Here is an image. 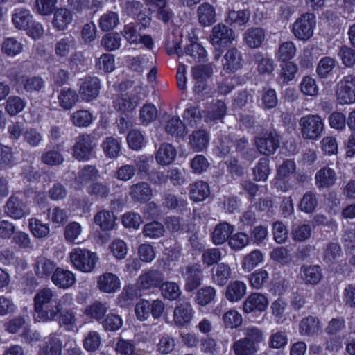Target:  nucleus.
Returning a JSON list of instances; mask_svg holds the SVG:
<instances>
[{
	"label": "nucleus",
	"instance_id": "f257e3e1",
	"mask_svg": "<svg viewBox=\"0 0 355 355\" xmlns=\"http://www.w3.org/2000/svg\"><path fill=\"white\" fill-rule=\"evenodd\" d=\"M55 292L45 287L39 290L33 298L35 320L37 322H51L56 320L63 306L73 304L71 294H65L60 299L54 298Z\"/></svg>",
	"mask_w": 355,
	"mask_h": 355
},
{
	"label": "nucleus",
	"instance_id": "f03ea898",
	"mask_svg": "<svg viewBox=\"0 0 355 355\" xmlns=\"http://www.w3.org/2000/svg\"><path fill=\"white\" fill-rule=\"evenodd\" d=\"M302 137L306 140H318L324 130L322 119L318 114H308L299 121Z\"/></svg>",
	"mask_w": 355,
	"mask_h": 355
},
{
	"label": "nucleus",
	"instance_id": "7ed1b4c3",
	"mask_svg": "<svg viewBox=\"0 0 355 355\" xmlns=\"http://www.w3.org/2000/svg\"><path fill=\"white\" fill-rule=\"evenodd\" d=\"M98 258L94 252L79 248L73 249L70 253V260L73 266L84 272H92Z\"/></svg>",
	"mask_w": 355,
	"mask_h": 355
},
{
	"label": "nucleus",
	"instance_id": "20e7f679",
	"mask_svg": "<svg viewBox=\"0 0 355 355\" xmlns=\"http://www.w3.org/2000/svg\"><path fill=\"white\" fill-rule=\"evenodd\" d=\"M255 145L258 150L265 155L274 154L279 147V136L274 129H270L256 137Z\"/></svg>",
	"mask_w": 355,
	"mask_h": 355
},
{
	"label": "nucleus",
	"instance_id": "39448f33",
	"mask_svg": "<svg viewBox=\"0 0 355 355\" xmlns=\"http://www.w3.org/2000/svg\"><path fill=\"white\" fill-rule=\"evenodd\" d=\"M336 96L337 102L342 105L355 103L354 76H347L337 84Z\"/></svg>",
	"mask_w": 355,
	"mask_h": 355
},
{
	"label": "nucleus",
	"instance_id": "423d86ee",
	"mask_svg": "<svg viewBox=\"0 0 355 355\" xmlns=\"http://www.w3.org/2000/svg\"><path fill=\"white\" fill-rule=\"evenodd\" d=\"M315 25L314 15L311 13H306L297 19L293 24L292 31L298 40L306 41L313 36Z\"/></svg>",
	"mask_w": 355,
	"mask_h": 355
},
{
	"label": "nucleus",
	"instance_id": "0eeeda50",
	"mask_svg": "<svg viewBox=\"0 0 355 355\" xmlns=\"http://www.w3.org/2000/svg\"><path fill=\"white\" fill-rule=\"evenodd\" d=\"M96 147L94 137L87 134L79 135L73 146V156L78 160H88Z\"/></svg>",
	"mask_w": 355,
	"mask_h": 355
},
{
	"label": "nucleus",
	"instance_id": "6e6552de",
	"mask_svg": "<svg viewBox=\"0 0 355 355\" xmlns=\"http://www.w3.org/2000/svg\"><path fill=\"white\" fill-rule=\"evenodd\" d=\"M182 277L184 278V288L187 292L196 290L202 280V267L198 263L188 265L180 268Z\"/></svg>",
	"mask_w": 355,
	"mask_h": 355
},
{
	"label": "nucleus",
	"instance_id": "1a4fd4ad",
	"mask_svg": "<svg viewBox=\"0 0 355 355\" xmlns=\"http://www.w3.org/2000/svg\"><path fill=\"white\" fill-rule=\"evenodd\" d=\"M100 88L101 83L97 77L87 76L79 81L78 95L83 101L90 102L98 97Z\"/></svg>",
	"mask_w": 355,
	"mask_h": 355
},
{
	"label": "nucleus",
	"instance_id": "9d476101",
	"mask_svg": "<svg viewBox=\"0 0 355 355\" xmlns=\"http://www.w3.org/2000/svg\"><path fill=\"white\" fill-rule=\"evenodd\" d=\"M164 279V275L159 270L150 269L142 273L137 279V286L139 288L147 290L160 287Z\"/></svg>",
	"mask_w": 355,
	"mask_h": 355
},
{
	"label": "nucleus",
	"instance_id": "9b49d317",
	"mask_svg": "<svg viewBox=\"0 0 355 355\" xmlns=\"http://www.w3.org/2000/svg\"><path fill=\"white\" fill-rule=\"evenodd\" d=\"M234 40L232 29L223 24H218L212 28L210 42L213 45L225 46Z\"/></svg>",
	"mask_w": 355,
	"mask_h": 355
},
{
	"label": "nucleus",
	"instance_id": "f8f14e48",
	"mask_svg": "<svg viewBox=\"0 0 355 355\" xmlns=\"http://www.w3.org/2000/svg\"><path fill=\"white\" fill-rule=\"evenodd\" d=\"M268 305L267 297L261 293H251L244 301L243 309L246 313L265 311Z\"/></svg>",
	"mask_w": 355,
	"mask_h": 355
},
{
	"label": "nucleus",
	"instance_id": "ddd939ff",
	"mask_svg": "<svg viewBox=\"0 0 355 355\" xmlns=\"http://www.w3.org/2000/svg\"><path fill=\"white\" fill-rule=\"evenodd\" d=\"M193 311L189 302L178 304L173 311V321L176 326L184 327L190 323L193 318Z\"/></svg>",
	"mask_w": 355,
	"mask_h": 355
},
{
	"label": "nucleus",
	"instance_id": "4468645a",
	"mask_svg": "<svg viewBox=\"0 0 355 355\" xmlns=\"http://www.w3.org/2000/svg\"><path fill=\"white\" fill-rule=\"evenodd\" d=\"M97 286L103 293H114L120 289L121 282L116 275L105 272L98 277Z\"/></svg>",
	"mask_w": 355,
	"mask_h": 355
},
{
	"label": "nucleus",
	"instance_id": "2eb2a0df",
	"mask_svg": "<svg viewBox=\"0 0 355 355\" xmlns=\"http://www.w3.org/2000/svg\"><path fill=\"white\" fill-rule=\"evenodd\" d=\"M6 214L15 219H20L26 214L25 203L16 195H12L5 206Z\"/></svg>",
	"mask_w": 355,
	"mask_h": 355
},
{
	"label": "nucleus",
	"instance_id": "dca6fc26",
	"mask_svg": "<svg viewBox=\"0 0 355 355\" xmlns=\"http://www.w3.org/2000/svg\"><path fill=\"white\" fill-rule=\"evenodd\" d=\"M52 282L59 288H69L76 282L75 275L62 268H57L51 275Z\"/></svg>",
	"mask_w": 355,
	"mask_h": 355
},
{
	"label": "nucleus",
	"instance_id": "f3484780",
	"mask_svg": "<svg viewBox=\"0 0 355 355\" xmlns=\"http://www.w3.org/2000/svg\"><path fill=\"white\" fill-rule=\"evenodd\" d=\"M57 268L54 261L42 256L38 257L34 263V272L39 278L51 276Z\"/></svg>",
	"mask_w": 355,
	"mask_h": 355
},
{
	"label": "nucleus",
	"instance_id": "a211bd4d",
	"mask_svg": "<svg viewBox=\"0 0 355 355\" xmlns=\"http://www.w3.org/2000/svg\"><path fill=\"white\" fill-rule=\"evenodd\" d=\"M315 180L318 188H329L336 183L337 176L334 169L325 166L317 171Z\"/></svg>",
	"mask_w": 355,
	"mask_h": 355
},
{
	"label": "nucleus",
	"instance_id": "6ab92c4d",
	"mask_svg": "<svg viewBox=\"0 0 355 355\" xmlns=\"http://www.w3.org/2000/svg\"><path fill=\"white\" fill-rule=\"evenodd\" d=\"M128 193L133 200L145 202L151 198L152 189L147 182H140L130 186Z\"/></svg>",
	"mask_w": 355,
	"mask_h": 355
},
{
	"label": "nucleus",
	"instance_id": "aec40b11",
	"mask_svg": "<svg viewBox=\"0 0 355 355\" xmlns=\"http://www.w3.org/2000/svg\"><path fill=\"white\" fill-rule=\"evenodd\" d=\"M40 349L44 355H61L62 343L59 336L54 333L51 334L44 338Z\"/></svg>",
	"mask_w": 355,
	"mask_h": 355
},
{
	"label": "nucleus",
	"instance_id": "412c9836",
	"mask_svg": "<svg viewBox=\"0 0 355 355\" xmlns=\"http://www.w3.org/2000/svg\"><path fill=\"white\" fill-rule=\"evenodd\" d=\"M116 217L112 211L103 209L96 213L94 217V222L98 225L101 230H112L116 224Z\"/></svg>",
	"mask_w": 355,
	"mask_h": 355
},
{
	"label": "nucleus",
	"instance_id": "4be33fe9",
	"mask_svg": "<svg viewBox=\"0 0 355 355\" xmlns=\"http://www.w3.org/2000/svg\"><path fill=\"white\" fill-rule=\"evenodd\" d=\"M234 227L227 222L220 223L216 225L211 234L213 243L216 245H222L226 241H228L231 234L234 232Z\"/></svg>",
	"mask_w": 355,
	"mask_h": 355
},
{
	"label": "nucleus",
	"instance_id": "5701e85b",
	"mask_svg": "<svg viewBox=\"0 0 355 355\" xmlns=\"http://www.w3.org/2000/svg\"><path fill=\"white\" fill-rule=\"evenodd\" d=\"M231 277L232 269L225 263H218L211 269V280L220 286L225 285Z\"/></svg>",
	"mask_w": 355,
	"mask_h": 355
},
{
	"label": "nucleus",
	"instance_id": "b1692460",
	"mask_svg": "<svg viewBox=\"0 0 355 355\" xmlns=\"http://www.w3.org/2000/svg\"><path fill=\"white\" fill-rule=\"evenodd\" d=\"M224 69L229 73H234L242 67V57L236 48L229 49L225 56Z\"/></svg>",
	"mask_w": 355,
	"mask_h": 355
},
{
	"label": "nucleus",
	"instance_id": "393cba45",
	"mask_svg": "<svg viewBox=\"0 0 355 355\" xmlns=\"http://www.w3.org/2000/svg\"><path fill=\"white\" fill-rule=\"evenodd\" d=\"M243 35L246 45L252 49L261 46L265 40V31L259 27L247 29Z\"/></svg>",
	"mask_w": 355,
	"mask_h": 355
},
{
	"label": "nucleus",
	"instance_id": "a878e982",
	"mask_svg": "<svg viewBox=\"0 0 355 355\" xmlns=\"http://www.w3.org/2000/svg\"><path fill=\"white\" fill-rule=\"evenodd\" d=\"M79 95L71 88H63L58 96L59 105L65 110L72 109L78 101Z\"/></svg>",
	"mask_w": 355,
	"mask_h": 355
},
{
	"label": "nucleus",
	"instance_id": "bb28decb",
	"mask_svg": "<svg viewBox=\"0 0 355 355\" xmlns=\"http://www.w3.org/2000/svg\"><path fill=\"white\" fill-rule=\"evenodd\" d=\"M227 112V106L225 103L218 100L213 105L211 110L207 112H203L205 121L209 124L214 125L217 121L223 119Z\"/></svg>",
	"mask_w": 355,
	"mask_h": 355
},
{
	"label": "nucleus",
	"instance_id": "cd10ccee",
	"mask_svg": "<svg viewBox=\"0 0 355 355\" xmlns=\"http://www.w3.org/2000/svg\"><path fill=\"white\" fill-rule=\"evenodd\" d=\"M246 294V285L241 281L230 282L225 291V297L230 302H237Z\"/></svg>",
	"mask_w": 355,
	"mask_h": 355
},
{
	"label": "nucleus",
	"instance_id": "c85d7f7f",
	"mask_svg": "<svg viewBox=\"0 0 355 355\" xmlns=\"http://www.w3.org/2000/svg\"><path fill=\"white\" fill-rule=\"evenodd\" d=\"M197 13L199 23L203 26H209L216 21L215 9L208 3L200 5Z\"/></svg>",
	"mask_w": 355,
	"mask_h": 355
},
{
	"label": "nucleus",
	"instance_id": "c756f323",
	"mask_svg": "<svg viewBox=\"0 0 355 355\" xmlns=\"http://www.w3.org/2000/svg\"><path fill=\"white\" fill-rule=\"evenodd\" d=\"M300 274L306 284H317L322 279L321 268L318 265H303L300 268Z\"/></svg>",
	"mask_w": 355,
	"mask_h": 355
},
{
	"label": "nucleus",
	"instance_id": "7c9ffc66",
	"mask_svg": "<svg viewBox=\"0 0 355 355\" xmlns=\"http://www.w3.org/2000/svg\"><path fill=\"white\" fill-rule=\"evenodd\" d=\"M176 154V150L171 144L164 143L159 146L155 158L158 164L168 165L173 162Z\"/></svg>",
	"mask_w": 355,
	"mask_h": 355
},
{
	"label": "nucleus",
	"instance_id": "2f4dec72",
	"mask_svg": "<svg viewBox=\"0 0 355 355\" xmlns=\"http://www.w3.org/2000/svg\"><path fill=\"white\" fill-rule=\"evenodd\" d=\"M209 193V187L205 182L198 181L190 185V198L195 202L203 201Z\"/></svg>",
	"mask_w": 355,
	"mask_h": 355
},
{
	"label": "nucleus",
	"instance_id": "473e14b6",
	"mask_svg": "<svg viewBox=\"0 0 355 355\" xmlns=\"http://www.w3.org/2000/svg\"><path fill=\"white\" fill-rule=\"evenodd\" d=\"M165 131L168 135L175 137H183L186 135V126L178 116H173L167 122Z\"/></svg>",
	"mask_w": 355,
	"mask_h": 355
},
{
	"label": "nucleus",
	"instance_id": "72a5a7b5",
	"mask_svg": "<svg viewBox=\"0 0 355 355\" xmlns=\"http://www.w3.org/2000/svg\"><path fill=\"white\" fill-rule=\"evenodd\" d=\"M209 143V136L205 130H198L193 132L189 136V144L196 151L205 149Z\"/></svg>",
	"mask_w": 355,
	"mask_h": 355
},
{
	"label": "nucleus",
	"instance_id": "f704fd0d",
	"mask_svg": "<svg viewBox=\"0 0 355 355\" xmlns=\"http://www.w3.org/2000/svg\"><path fill=\"white\" fill-rule=\"evenodd\" d=\"M250 17V11L248 9L238 11L232 10L227 12L225 21L230 24H235L240 26L245 25L249 21Z\"/></svg>",
	"mask_w": 355,
	"mask_h": 355
},
{
	"label": "nucleus",
	"instance_id": "c9c22d12",
	"mask_svg": "<svg viewBox=\"0 0 355 355\" xmlns=\"http://www.w3.org/2000/svg\"><path fill=\"white\" fill-rule=\"evenodd\" d=\"M119 24L117 12L108 11L103 14L98 20V25L103 31H110L114 29Z\"/></svg>",
	"mask_w": 355,
	"mask_h": 355
},
{
	"label": "nucleus",
	"instance_id": "e433bc0d",
	"mask_svg": "<svg viewBox=\"0 0 355 355\" xmlns=\"http://www.w3.org/2000/svg\"><path fill=\"white\" fill-rule=\"evenodd\" d=\"M232 349L234 355H257L259 349V347L252 345L243 338L235 341Z\"/></svg>",
	"mask_w": 355,
	"mask_h": 355
},
{
	"label": "nucleus",
	"instance_id": "4c0bfd02",
	"mask_svg": "<svg viewBox=\"0 0 355 355\" xmlns=\"http://www.w3.org/2000/svg\"><path fill=\"white\" fill-rule=\"evenodd\" d=\"M72 21V13L67 9L60 8L55 10L53 24L59 30H64Z\"/></svg>",
	"mask_w": 355,
	"mask_h": 355
},
{
	"label": "nucleus",
	"instance_id": "58836bf2",
	"mask_svg": "<svg viewBox=\"0 0 355 355\" xmlns=\"http://www.w3.org/2000/svg\"><path fill=\"white\" fill-rule=\"evenodd\" d=\"M318 207V198L313 191H306L302 196L299 204L300 209L306 214L313 213Z\"/></svg>",
	"mask_w": 355,
	"mask_h": 355
},
{
	"label": "nucleus",
	"instance_id": "ea45409f",
	"mask_svg": "<svg viewBox=\"0 0 355 355\" xmlns=\"http://www.w3.org/2000/svg\"><path fill=\"white\" fill-rule=\"evenodd\" d=\"M242 331L243 335L245 336V337L243 338L254 346L259 347V343L262 342L264 339V334L263 331L257 327H246L243 328Z\"/></svg>",
	"mask_w": 355,
	"mask_h": 355
},
{
	"label": "nucleus",
	"instance_id": "a19ab883",
	"mask_svg": "<svg viewBox=\"0 0 355 355\" xmlns=\"http://www.w3.org/2000/svg\"><path fill=\"white\" fill-rule=\"evenodd\" d=\"M164 225L158 221H152L146 223L142 230L144 236L150 239L160 238L164 236Z\"/></svg>",
	"mask_w": 355,
	"mask_h": 355
},
{
	"label": "nucleus",
	"instance_id": "79ce46f5",
	"mask_svg": "<svg viewBox=\"0 0 355 355\" xmlns=\"http://www.w3.org/2000/svg\"><path fill=\"white\" fill-rule=\"evenodd\" d=\"M319 320L313 316L304 318L299 324L300 333L302 335L311 336L319 330Z\"/></svg>",
	"mask_w": 355,
	"mask_h": 355
},
{
	"label": "nucleus",
	"instance_id": "37998d69",
	"mask_svg": "<svg viewBox=\"0 0 355 355\" xmlns=\"http://www.w3.org/2000/svg\"><path fill=\"white\" fill-rule=\"evenodd\" d=\"M21 84L27 92L32 93L40 92L44 87L45 82L40 76H23Z\"/></svg>",
	"mask_w": 355,
	"mask_h": 355
},
{
	"label": "nucleus",
	"instance_id": "c03bdc74",
	"mask_svg": "<svg viewBox=\"0 0 355 355\" xmlns=\"http://www.w3.org/2000/svg\"><path fill=\"white\" fill-rule=\"evenodd\" d=\"M82 232V227L77 222H70L64 227V236L65 240L71 243H78Z\"/></svg>",
	"mask_w": 355,
	"mask_h": 355
},
{
	"label": "nucleus",
	"instance_id": "a18cd8bd",
	"mask_svg": "<svg viewBox=\"0 0 355 355\" xmlns=\"http://www.w3.org/2000/svg\"><path fill=\"white\" fill-rule=\"evenodd\" d=\"M187 55L190 56L194 61L205 62L207 60V52L204 47L198 43H192L184 49Z\"/></svg>",
	"mask_w": 355,
	"mask_h": 355
},
{
	"label": "nucleus",
	"instance_id": "49530a36",
	"mask_svg": "<svg viewBox=\"0 0 355 355\" xmlns=\"http://www.w3.org/2000/svg\"><path fill=\"white\" fill-rule=\"evenodd\" d=\"M28 226L32 234L38 239H42L49 236L50 233L49 225L43 223L40 220L31 218Z\"/></svg>",
	"mask_w": 355,
	"mask_h": 355
},
{
	"label": "nucleus",
	"instance_id": "de8ad7c7",
	"mask_svg": "<svg viewBox=\"0 0 355 355\" xmlns=\"http://www.w3.org/2000/svg\"><path fill=\"white\" fill-rule=\"evenodd\" d=\"M103 151L105 155L110 158L118 157L121 150L119 141L113 137H107L102 144Z\"/></svg>",
	"mask_w": 355,
	"mask_h": 355
},
{
	"label": "nucleus",
	"instance_id": "09e8293b",
	"mask_svg": "<svg viewBox=\"0 0 355 355\" xmlns=\"http://www.w3.org/2000/svg\"><path fill=\"white\" fill-rule=\"evenodd\" d=\"M250 241L248 234L244 232H237L231 234L228 245L233 250H240L247 246Z\"/></svg>",
	"mask_w": 355,
	"mask_h": 355
},
{
	"label": "nucleus",
	"instance_id": "8fccbe9b",
	"mask_svg": "<svg viewBox=\"0 0 355 355\" xmlns=\"http://www.w3.org/2000/svg\"><path fill=\"white\" fill-rule=\"evenodd\" d=\"M263 261V254L259 250H254L244 257L242 261V268L244 270L250 272Z\"/></svg>",
	"mask_w": 355,
	"mask_h": 355
},
{
	"label": "nucleus",
	"instance_id": "3c124183",
	"mask_svg": "<svg viewBox=\"0 0 355 355\" xmlns=\"http://www.w3.org/2000/svg\"><path fill=\"white\" fill-rule=\"evenodd\" d=\"M216 293V289L214 287L204 286L198 291L196 302L200 306H206L214 300Z\"/></svg>",
	"mask_w": 355,
	"mask_h": 355
},
{
	"label": "nucleus",
	"instance_id": "603ef678",
	"mask_svg": "<svg viewBox=\"0 0 355 355\" xmlns=\"http://www.w3.org/2000/svg\"><path fill=\"white\" fill-rule=\"evenodd\" d=\"M311 234V226L308 224L293 225L291 235L293 241L302 242L309 239Z\"/></svg>",
	"mask_w": 355,
	"mask_h": 355
},
{
	"label": "nucleus",
	"instance_id": "864d4df0",
	"mask_svg": "<svg viewBox=\"0 0 355 355\" xmlns=\"http://www.w3.org/2000/svg\"><path fill=\"white\" fill-rule=\"evenodd\" d=\"M160 289L162 296L170 300H175L181 295L179 285L173 282H162L160 286Z\"/></svg>",
	"mask_w": 355,
	"mask_h": 355
},
{
	"label": "nucleus",
	"instance_id": "5fc2aeb1",
	"mask_svg": "<svg viewBox=\"0 0 355 355\" xmlns=\"http://www.w3.org/2000/svg\"><path fill=\"white\" fill-rule=\"evenodd\" d=\"M115 107L120 111L130 112L135 109L139 103L138 96L130 97L128 95H122L115 102Z\"/></svg>",
	"mask_w": 355,
	"mask_h": 355
},
{
	"label": "nucleus",
	"instance_id": "6e6d98bb",
	"mask_svg": "<svg viewBox=\"0 0 355 355\" xmlns=\"http://www.w3.org/2000/svg\"><path fill=\"white\" fill-rule=\"evenodd\" d=\"M72 123L77 127H87L92 122V114L85 110H80L71 115Z\"/></svg>",
	"mask_w": 355,
	"mask_h": 355
},
{
	"label": "nucleus",
	"instance_id": "4d7b16f0",
	"mask_svg": "<svg viewBox=\"0 0 355 355\" xmlns=\"http://www.w3.org/2000/svg\"><path fill=\"white\" fill-rule=\"evenodd\" d=\"M98 178V171L91 165L84 166L78 173L76 180L78 183L83 184L94 181Z\"/></svg>",
	"mask_w": 355,
	"mask_h": 355
},
{
	"label": "nucleus",
	"instance_id": "13d9d810",
	"mask_svg": "<svg viewBox=\"0 0 355 355\" xmlns=\"http://www.w3.org/2000/svg\"><path fill=\"white\" fill-rule=\"evenodd\" d=\"M32 15L27 10H17L12 15V21L16 28L25 29L29 27Z\"/></svg>",
	"mask_w": 355,
	"mask_h": 355
},
{
	"label": "nucleus",
	"instance_id": "bf43d9fd",
	"mask_svg": "<svg viewBox=\"0 0 355 355\" xmlns=\"http://www.w3.org/2000/svg\"><path fill=\"white\" fill-rule=\"evenodd\" d=\"M295 53L296 47L293 42L289 41L280 44L276 55L279 60L285 62L293 58Z\"/></svg>",
	"mask_w": 355,
	"mask_h": 355
},
{
	"label": "nucleus",
	"instance_id": "052dcab7",
	"mask_svg": "<svg viewBox=\"0 0 355 355\" xmlns=\"http://www.w3.org/2000/svg\"><path fill=\"white\" fill-rule=\"evenodd\" d=\"M121 37L117 33L105 34L101 40V44L107 51H112L119 49Z\"/></svg>",
	"mask_w": 355,
	"mask_h": 355
},
{
	"label": "nucleus",
	"instance_id": "680f3d73",
	"mask_svg": "<svg viewBox=\"0 0 355 355\" xmlns=\"http://www.w3.org/2000/svg\"><path fill=\"white\" fill-rule=\"evenodd\" d=\"M254 59L256 64H257V69L260 73L269 74L274 70V64L272 59L263 57L260 53H255Z\"/></svg>",
	"mask_w": 355,
	"mask_h": 355
},
{
	"label": "nucleus",
	"instance_id": "e2e57ef3",
	"mask_svg": "<svg viewBox=\"0 0 355 355\" xmlns=\"http://www.w3.org/2000/svg\"><path fill=\"white\" fill-rule=\"evenodd\" d=\"M341 248L337 243H329L324 251L323 261L327 264H332L340 255Z\"/></svg>",
	"mask_w": 355,
	"mask_h": 355
},
{
	"label": "nucleus",
	"instance_id": "0e129e2a",
	"mask_svg": "<svg viewBox=\"0 0 355 355\" xmlns=\"http://www.w3.org/2000/svg\"><path fill=\"white\" fill-rule=\"evenodd\" d=\"M127 142L131 149L138 150L145 145V139L141 131L135 129L128 132Z\"/></svg>",
	"mask_w": 355,
	"mask_h": 355
},
{
	"label": "nucleus",
	"instance_id": "69168bd1",
	"mask_svg": "<svg viewBox=\"0 0 355 355\" xmlns=\"http://www.w3.org/2000/svg\"><path fill=\"white\" fill-rule=\"evenodd\" d=\"M270 173L269 160L267 158H261L253 169L254 180L257 181L266 180Z\"/></svg>",
	"mask_w": 355,
	"mask_h": 355
},
{
	"label": "nucleus",
	"instance_id": "338daca9",
	"mask_svg": "<svg viewBox=\"0 0 355 355\" xmlns=\"http://www.w3.org/2000/svg\"><path fill=\"white\" fill-rule=\"evenodd\" d=\"M101 324L105 331H116L122 327L123 320L117 314L109 313Z\"/></svg>",
	"mask_w": 355,
	"mask_h": 355
},
{
	"label": "nucleus",
	"instance_id": "774afa93",
	"mask_svg": "<svg viewBox=\"0 0 355 355\" xmlns=\"http://www.w3.org/2000/svg\"><path fill=\"white\" fill-rule=\"evenodd\" d=\"M223 320L225 327L234 329L239 327L243 322V318L236 310H230L223 315Z\"/></svg>",
	"mask_w": 355,
	"mask_h": 355
}]
</instances>
